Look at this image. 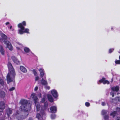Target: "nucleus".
I'll list each match as a JSON object with an SVG mask.
<instances>
[{
	"label": "nucleus",
	"mask_w": 120,
	"mask_h": 120,
	"mask_svg": "<svg viewBox=\"0 0 120 120\" xmlns=\"http://www.w3.org/2000/svg\"><path fill=\"white\" fill-rule=\"evenodd\" d=\"M8 66L9 71V72L7 76V80L8 83L10 82L13 81L14 80L15 73L11 63H9L8 64Z\"/></svg>",
	"instance_id": "obj_1"
},
{
	"label": "nucleus",
	"mask_w": 120,
	"mask_h": 120,
	"mask_svg": "<svg viewBox=\"0 0 120 120\" xmlns=\"http://www.w3.org/2000/svg\"><path fill=\"white\" fill-rule=\"evenodd\" d=\"M1 38H0V41L4 43L6 45L7 48H8L9 49L12 51L13 49V47L11 43L8 41L7 40V36L3 33H1L0 34Z\"/></svg>",
	"instance_id": "obj_2"
},
{
	"label": "nucleus",
	"mask_w": 120,
	"mask_h": 120,
	"mask_svg": "<svg viewBox=\"0 0 120 120\" xmlns=\"http://www.w3.org/2000/svg\"><path fill=\"white\" fill-rule=\"evenodd\" d=\"M31 98H32L34 101V103L36 105L37 110V111H39L40 109H42L44 111L46 109V107L48 106V103L47 102H46L45 103V107H44V109H43L41 107H40V104L38 102V99L36 95L34 93H33L31 94Z\"/></svg>",
	"instance_id": "obj_3"
},
{
	"label": "nucleus",
	"mask_w": 120,
	"mask_h": 120,
	"mask_svg": "<svg viewBox=\"0 0 120 120\" xmlns=\"http://www.w3.org/2000/svg\"><path fill=\"white\" fill-rule=\"evenodd\" d=\"M26 25V22L25 21L22 22V23H20L18 25V27L20 28L18 30V33L20 34H22L24 33H29V30L27 28L24 29V26Z\"/></svg>",
	"instance_id": "obj_4"
},
{
	"label": "nucleus",
	"mask_w": 120,
	"mask_h": 120,
	"mask_svg": "<svg viewBox=\"0 0 120 120\" xmlns=\"http://www.w3.org/2000/svg\"><path fill=\"white\" fill-rule=\"evenodd\" d=\"M27 103V101L26 100L22 99L20 103L21 105L20 108L22 110L27 111L30 109L31 105L28 104Z\"/></svg>",
	"instance_id": "obj_5"
},
{
	"label": "nucleus",
	"mask_w": 120,
	"mask_h": 120,
	"mask_svg": "<svg viewBox=\"0 0 120 120\" xmlns=\"http://www.w3.org/2000/svg\"><path fill=\"white\" fill-rule=\"evenodd\" d=\"M40 113H38L36 117L39 120H42V116H43L45 114L44 110L41 109H40Z\"/></svg>",
	"instance_id": "obj_6"
},
{
	"label": "nucleus",
	"mask_w": 120,
	"mask_h": 120,
	"mask_svg": "<svg viewBox=\"0 0 120 120\" xmlns=\"http://www.w3.org/2000/svg\"><path fill=\"white\" fill-rule=\"evenodd\" d=\"M111 89L112 91L111 92L110 94L112 97H113L114 96V91L117 92L119 90V87L118 86H114L111 88Z\"/></svg>",
	"instance_id": "obj_7"
},
{
	"label": "nucleus",
	"mask_w": 120,
	"mask_h": 120,
	"mask_svg": "<svg viewBox=\"0 0 120 120\" xmlns=\"http://www.w3.org/2000/svg\"><path fill=\"white\" fill-rule=\"evenodd\" d=\"M99 82H102L104 84H109V82L108 80H106L104 78H102L101 79L99 80L98 82V84H99Z\"/></svg>",
	"instance_id": "obj_8"
},
{
	"label": "nucleus",
	"mask_w": 120,
	"mask_h": 120,
	"mask_svg": "<svg viewBox=\"0 0 120 120\" xmlns=\"http://www.w3.org/2000/svg\"><path fill=\"white\" fill-rule=\"evenodd\" d=\"M42 79L41 81V83L43 85H46L48 84V83L46 80V76H45L44 77V78H43V77L41 78Z\"/></svg>",
	"instance_id": "obj_9"
},
{
	"label": "nucleus",
	"mask_w": 120,
	"mask_h": 120,
	"mask_svg": "<svg viewBox=\"0 0 120 120\" xmlns=\"http://www.w3.org/2000/svg\"><path fill=\"white\" fill-rule=\"evenodd\" d=\"M51 93L53 96L55 98L57 97L58 94L56 91L54 89L52 90L51 91Z\"/></svg>",
	"instance_id": "obj_10"
},
{
	"label": "nucleus",
	"mask_w": 120,
	"mask_h": 120,
	"mask_svg": "<svg viewBox=\"0 0 120 120\" xmlns=\"http://www.w3.org/2000/svg\"><path fill=\"white\" fill-rule=\"evenodd\" d=\"M39 71L40 74V76L41 78L43 77L44 76H45L44 70L43 68H40L39 70Z\"/></svg>",
	"instance_id": "obj_11"
},
{
	"label": "nucleus",
	"mask_w": 120,
	"mask_h": 120,
	"mask_svg": "<svg viewBox=\"0 0 120 120\" xmlns=\"http://www.w3.org/2000/svg\"><path fill=\"white\" fill-rule=\"evenodd\" d=\"M0 112H1L3 111L5 107L4 103V101H1L0 103Z\"/></svg>",
	"instance_id": "obj_12"
},
{
	"label": "nucleus",
	"mask_w": 120,
	"mask_h": 120,
	"mask_svg": "<svg viewBox=\"0 0 120 120\" xmlns=\"http://www.w3.org/2000/svg\"><path fill=\"white\" fill-rule=\"evenodd\" d=\"M51 112L52 113H55L57 111V108L56 106H52L50 108Z\"/></svg>",
	"instance_id": "obj_13"
},
{
	"label": "nucleus",
	"mask_w": 120,
	"mask_h": 120,
	"mask_svg": "<svg viewBox=\"0 0 120 120\" xmlns=\"http://www.w3.org/2000/svg\"><path fill=\"white\" fill-rule=\"evenodd\" d=\"M11 58L13 61L17 64H19V61L15 56H12L11 57Z\"/></svg>",
	"instance_id": "obj_14"
},
{
	"label": "nucleus",
	"mask_w": 120,
	"mask_h": 120,
	"mask_svg": "<svg viewBox=\"0 0 120 120\" xmlns=\"http://www.w3.org/2000/svg\"><path fill=\"white\" fill-rule=\"evenodd\" d=\"M14 46H15L17 50L20 49V47L22 46V45L19 43H16L14 44Z\"/></svg>",
	"instance_id": "obj_15"
},
{
	"label": "nucleus",
	"mask_w": 120,
	"mask_h": 120,
	"mask_svg": "<svg viewBox=\"0 0 120 120\" xmlns=\"http://www.w3.org/2000/svg\"><path fill=\"white\" fill-rule=\"evenodd\" d=\"M20 69L21 71L23 72L26 73L27 71V70L26 68L22 66H20Z\"/></svg>",
	"instance_id": "obj_16"
},
{
	"label": "nucleus",
	"mask_w": 120,
	"mask_h": 120,
	"mask_svg": "<svg viewBox=\"0 0 120 120\" xmlns=\"http://www.w3.org/2000/svg\"><path fill=\"white\" fill-rule=\"evenodd\" d=\"M48 99L49 101L51 102H52L53 101V99L52 96L50 94H48L47 95Z\"/></svg>",
	"instance_id": "obj_17"
},
{
	"label": "nucleus",
	"mask_w": 120,
	"mask_h": 120,
	"mask_svg": "<svg viewBox=\"0 0 120 120\" xmlns=\"http://www.w3.org/2000/svg\"><path fill=\"white\" fill-rule=\"evenodd\" d=\"M0 52L2 55H4L5 53V51L2 46H0Z\"/></svg>",
	"instance_id": "obj_18"
},
{
	"label": "nucleus",
	"mask_w": 120,
	"mask_h": 120,
	"mask_svg": "<svg viewBox=\"0 0 120 120\" xmlns=\"http://www.w3.org/2000/svg\"><path fill=\"white\" fill-rule=\"evenodd\" d=\"M7 112L8 116H9V115L12 112V110L10 109H8L7 110Z\"/></svg>",
	"instance_id": "obj_19"
},
{
	"label": "nucleus",
	"mask_w": 120,
	"mask_h": 120,
	"mask_svg": "<svg viewBox=\"0 0 120 120\" xmlns=\"http://www.w3.org/2000/svg\"><path fill=\"white\" fill-rule=\"evenodd\" d=\"M107 110H103L101 111V114L102 115H104L107 113Z\"/></svg>",
	"instance_id": "obj_20"
},
{
	"label": "nucleus",
	"mask_w": 120,
	"mask_h": 120,
	"mask_svg": "<svg viewBox=\"0 0 120 120\" xmlns=\"http://www.w3.org/2000/svg\"><path fill=\"white\" fill-rule=\"evenodd\" d=\"M116 112L114 111L111 113L110 114L111 116H112V117H113L116 115Z\"/></svg>",
	"instance_id": "obj_21"
},
{
	"label": "nucleus",
	"mask_w": 120,
	"mask_h": 120,
	"mask_svg": "<svg viewBox=\"0 0 120 120\" xmlns=\"http://www.w3.org/2000/svg\"><path fill=\"white\" fill-rule=\"evenodd\" d=\"M24 50L26 52H28L30 51V50L27 47H25L24 48Z\"/></svg>",
	"instance_id": "obj_22"
},
{
	"label": "nucleus",
	"mask_w": 120,
	"mask_h": 120,
	"mask_svg": "<svg viewBox=\"0 0 120 120\" xmlns=\"http://www.w3.org/2000/svg\"><path fill=\"white\" fill-rule=\"evenodd\" d=\"M56 117V115L54 114H51L50 116V117L52 119H55Z\"/></svg>",
	"instance_id": "obj_23"
},
{
	"label": "nucleus",
	"mask_w": 120,
	"mask_h": 120,
	"mask_svg": "<svg viewBox=\"0 0 120 120\" xmlns=\"http://www.w3.org/2000/svg\"><path fill=\"white\" fill-rule=\"evenodd\" d=\"M119 58L120 60H116L115 61V63L116 64H120V56L119 57Z\"/></svg>",
	"instance_id": "obj_24"
},
{
	"label": "nucleus",
	"mask_w": 120,
	"mask_h": 120,
	"mask_svg": "<svg viewBox=\"0 0 120 120\" xmlns=\"http://www.w3.org/2000/svg\"><path fill=\"white\" fill-rule=\"evenodd\" d=\"M1 97L2 98L4 97L5 96V93L4 92H1Z\"/></svg>",
	"instance_id": "obj_25"
},
{
	"label": "nucleus",
	"mask_w": 120,
	"mask_h": 120,
	"mask_svg": "<svg viewBox=\"0 0 120 120\" xmlns=\"http://www.w3.org/2000/svg\"><path fill=\"white\" fill-rule=\"evenodd\" d=\"M33 73H34V75L35 76L37 75L38 74L36 72V71H35V70H33Z\"/></svg>",
	"instance_id": "obj_26"
},
{
	"label": "nucleus",
	"mask_w": 120,
	"mask_h": 120,
	"mask_svg": "<svg viewBox=\"0 0 120 120\" xmlns=\"http://www.w3.org/2000/svg\"><path fill=\"white\" fill-rule=\"evenodd\" d=\"M0 84L2 85L4 84V82L3 80L1 79H0Z\"/></svg>",
	"instance_id": "obj_27"
},
{
	"label": "nucleus",
	"mask_w": 120,
	"mask_h": 120,
	"mask_svg": "<svg viewBox=\"0 0 120 120\" xmlns=\"http://www.w3.org/2000/svg\"><path fill=\"white\" fill-rule=\"evenodd\" d=\"M85 105L87 107L89 106L90 105V104L88 102H86L85 103Z\"/></svg>",
	"instance_id": "obj_28"
},
{
	"label": "nucleus",
	"mask_w": 120,
	"mask_h": 120,
	"mask_svg": "<svg viewBox=\"0 0 120 120\" xmlns=\"http://www.w3.org/2000/svg\"><path fill=\"white\" fill-rule=\"evenodd\" d=\"M45 88L46 89L49 90L50 89V87L47 86H46L45 87Z\"/></svg>",
	"instance_id": "obj_29"
},
{
	"label": "nucleus",
	"mask_w": 120,
	"mask_h": 120,
	"mask_svg": "<svg viewBox=\"0 0 120 120\" xmlns=\"http://www.w3.org/2000/svg\"><path fill=\"white\" fill-rule=\"evenodd\" d=\"M35 80L36 81L38 80L39 79V77L37 75L35 76Z\"/></svg>",
	"instance_id": "obj_30"
},
{
	"label": "nucleus",
	"mask_w": 120,
	"mask_h": 120,
	"mask_svg": "<svg viewBox=\"0 0 120 120\" xmlns=\"http://www.w3.org/2000/svg\"><path fill=\"white\" fill-rule=\"evenodd\" d=\"M101 105L102 106H105L106 105V103L105 102H101Z\"/></svg>",
	"instance_id": "obj_31"
},
{
	"label": "nucleus",
	"mask_w": 120,
	"mask_h": 120,
	"mask_svg": "<svg viewBox=\"0 0 120 120\" xmlns=\"http://www.w3.org/2000/svg\"><path fill=\"white\" fill-rule=\"evenodd\" d=\"M114 49H110L109 50V53H111L113 50Z\"/></svg>",
	"instance_id": "obj_32"
},
{
	"label": "nucleus",
	"mask_w": 120,
	"mask_h": 120,
	"mask_svg": "<svg viewBox=\"0 0 120 120\" xmlns=\"http://www.w3.org/2000/svg\"><path fill=\"white\" fill-rule=\"evenodd\" d=\"M12 26H10L9 27L10 29V30L13 31L14 30V29L12 28Z\"/></svg>",
	"instance_id": "obj_33"
},
{
	"label": "nucleus",
	"mask_w": 120,
	"mask_h": 120,
	"mask_svg": "<svg viewBox=\"0 0 120 120\" xmlns=\"http://www.w3.org/2000/svg\"><path fill=\"white\" fill-rule=\"evenodd\" d=\"M109 116L107 115L105 116L104 117V118L105 120H107Z\"/></svg>",
	"instance_id": "obj_34"
},
{
	"label": "nucleus",
	"mask_w": 120,
	"mask_h": 120,
	"mask_svg": "<svg viewBox=\"0 0 120 120\" xmlns=\"http://www.w3.org/2000/svg\"><path fill=\"white\" fill-rule=\"evenodd\" d=\"M15 89V88L14 87H12L10 88L9 89V90L10 91H11Z\"/></svg>",
	"instance_id": "obj_35"
},
{
	"label": "nucleus",
	"mask_w": 120,
	"mask_h": 120,
	"mask_svg": "<svg viewBox=\"0 0 120 120\" xmlns=\"http://www.w3.org/2000/svg\"><path fill=\"white\" fill-rule=\"evenodd\" d=\"M116 99L117 100L119 101H120V97H117L116 98Z\"/></svg>",
	"instance_id": "obj_36"
},
{
	"label": "nucleus",
	"mask_w": 120,
	"mask_h": 120,
	"mask_svg": "<svg viewBox=\"0 0 120 120\" xmlns=\"http://www.w3.org/2000/svg\"><path fill=\"white\" fill-rule=\"evenodd\" d=\"M38 89V87L37 86H36L34 89V90L35 91H37Z\"/></svg>",
	"instance_id": "obj_37"
},
{
	"label": "nucleus",
	"mask_w": 120,
	"mask_h": 120,
	"mask_svg": "<svg viewBox=\"0 0 120 120\" xmlns=\"http://www.w3.org/2000/svg\"><path fill=\"white\" fill-rule=\"evenodd\" d=\"M45 98H43L41 100V101L42 102H44L45 101Z\"/></svg>",
	"instance_id": "obj_38"
},
{
	"label": "nucleus",
	"mask_w": 120,
	"mask_h": 120,
	"mask_svg": "<svg viewBox=\"0 0 120 120\" xmlns=\"http://www.w3.org/2000/svg\"><path fill=\"white\" fill-rule=\"evenodd\" d=\"M116 120H120V117H117Z\"/></svg>",
	"instance_id": "obj_39"
},
{
	"label": "nucleus",
	"mask_w": 120,
	"mask_h": 120,
	"mask_svg": "<svg viewBox=\"0 0 120 120\" xmlns=\"http://www.w3.org/2000/svg\"><path fill=\"white\" fill-rule=\"evenodd\" d=\"M9 24V22H7L5 23L6 25H8Z\"/></svg>",
	"instance_id": "obj_40"
},
{
	"label": "nucleus",
	"mask_w": 120,
	"mask_h": 120,
	"mask_svg": "<svg viewBox=\"0 0 120 120\" xmlns=\"http://www.w3.org/2000/svg\"><path fill=\"white\" fill-rule=\"evenodd\" d=\"M117 111H118V110H120V108H117V110H116Z\"/></svg>",
	"instance_id": "obj_41"
},
{
	"label": "nucleus",
	"mask_w": 120,
	"mask_h": 120,
	"mask_svg": "<svg viewBox=\"0 0 120 120\" xmlns=\"http://www.w3.org/2000/svg\"><path fill=\"white\" fill-rule=\"evenodd\" d=\"M29 120H33L31 118H30L29 119Z\"/></svg>",
	"instance_id": "obj_42"
},
{
	"label": "nucleus",
	"mask_w": 120,
	"mask_h": 120,
	"mask_svg": "<svg viewBox=\"0 0 120 120\" xmlns=\"http://www.w3.org/2000/svg\"><path fill=\"white\" fill-rule=\"evenodd\" d=\"M113 81V79L112 78L111 79V82H112Z\"/></svg>",
	"instance_id": "obj_43"
},
{
	"label": "nucleus",
	"mask_w": 120,
	"mask_h": 120,
	"mask_svg": "<svg viewBox=\"0 0 120 120\" xmlns=\"http://www.w3.org/2000/svg\"><path fill=\"white\" fill-rule=\"evenodd\" d=\"M40 97H41V94H40Z\"/></svg>",
	"instance_id": "obj_44"
},
{
	"label": "nucleus",
	"mask_w": 120,
	"mask_h": 120,
	"mask_svg": "<svg viewBox=\"0 0 120 120\" xmlns=\"http://www.w3.org/2000/svg\"><path fill=\"white\" fill-rule=\"evenodd\" d=\"M107 104V105H108V106H109L108 105V104Z\"/></svg>",
	"instance_id": "obj_45"
},
{
	"label": "nucleus",
	"mask_w": 120,
	"mask_h": 120,
	"mask_svg": "<svg viewBox=\"0 0 120 120\" xmlns=\"http://www.w3.org/2000/svg\"><path fill=\"white\" fill-rule=\"evenodd\" d=\"M112 29V28H111V29Z\"/></svg>",
	"instance_id": "obj_46"
}]
</instances>
